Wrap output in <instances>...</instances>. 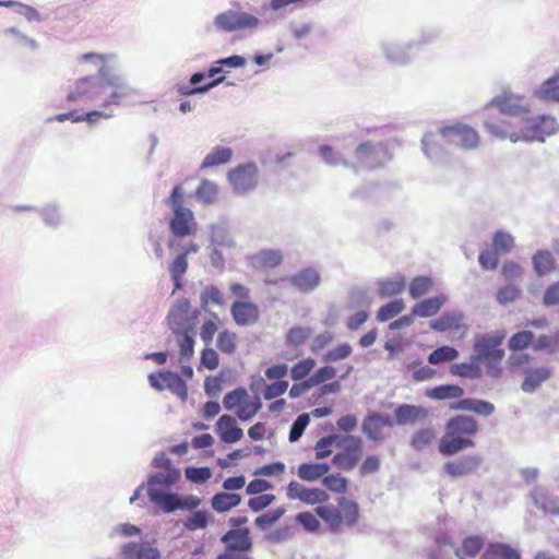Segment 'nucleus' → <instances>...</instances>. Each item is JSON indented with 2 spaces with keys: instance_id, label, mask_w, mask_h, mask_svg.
Listing matches in <instances>:
<instances>
[{
  "instance_id": "obj_21",
  "label": "nucleus",
  "mask_w": 559,
  "mask_h": 559,
  "mask_svg": "<svg viewBox=\"0 0 559 559\" xmlns=\"http://www.w3.org/2000/svg\"><path fill=\"white\" fill-rule=\"evenodd\" d=\"M298 292L309 294L321 284V274L314 267H305L286 278Z\"/></svg>"
},
{
  "instance_id": "obj_47",
  "label": "nucleus",
  "mask_w": 559,
  "mask_h": 559,
  "mask_svg": "<svg viewBox=\"0 0 559 559\" xmlns=\"http://www.w3.org/2000/svg\"><path fill=\"white\" fill-rule=\"evenodd\" d=\"M534 271L538 276L548 274L555 265V259L550 251L538 250L532 259Z\"/></svg>"
},
{
  "instance_id": "obj_48",
  "label": "nucleus",
  "mask_w": 559,
  "mask_h": 559,
  "mask_svg": "<svg viewBox=\"0 0 559 559\" xmlns=\"http://www.w3.org/2000/svg\"><path fill=\"white\" fill-rule=\"evenodd\" d=\"M195 197L203 204H213L218 198V186L214 181L204 179L197 188Z\"/></svg>"
},
{
  "instance_id": "obj_44",
  "label": "nucleus",
  "mask_w": 559,
  "mask_h": 559,
  "mask_svg": "<svg viewBox=\"0 0 559 559\" xmlns=\"http://www.w3.org/2000/svg\"><path fill=\"white\" fill-rule=\"evenodd\" d=\"M464 394V390L456 384H442L428 389L426 396L437 401L461 399Z\"/></svg>"
},
{
  "instance_id": "obj_8",
  "label": "nucleus",
  "mask_w": 559,
  "mask_h": 559,
  "mask_svg": "<svg viewBox=\"0 0 559 559\" xmlns=\"http://www.w3.org/2000/svg\"><path fill=\"white\" fill-rule=\"evenodd\" d=\"M523 135L513 138V143L524 142H544L545 136H550L559 131V123L550 115L530 116L524 120Z\"/></svg>"
},
{
  "instance_id": "obj_61",
  "label": "nucleus",
  "mask_w": 559,
  "mask_h": 559,
  "mask_svg": "<svg viewBox=\"0 0 559 559\" xmlns=\"http://www.w3.org/2000/svg\"><path fill=\"white\" fill-rule=\"evenodd\" d=\"M310 423V416L307 413L300 414L292 424L288 435V440L290 442L298 441L306 428L308 427Z\"/></svg>"
},
{
  "instance_id": "obj_53",
  "label": "nucleus",
  "mask_w": 559,
  "mask_h": 559,
  "mask_svg": "<svg viewBox=\"0 0 559 559\" xmlns=\"http://www.w3.org/2000/svg\"><path fill=\"white\" fill-rule=\"evenodd\" d=\"M433 286V281L429 276H417L412 280L409 284V296L413 299H418L428 294Z\"/></svg>"
},
{
  "instance_id": "obj_17",
  "label": "nucleus",
  "mask_w": 559,
  "mask_h": 559,
  "mask_svg": "<svg viewBox=\"0 0 559 559\" xmlns=\"http://www.w3.org/2000/svg\"><path fill=\"white\" fill-rule=\"evenodd\" d=\"M230 314L239 326H250L258 322L260 309L258 305L248 300H236L231 304Z\"/></svg>"
},
{
  "instance_id": "obj_31",
  "label": "nucleus",
  "mask_w": 559,
  "mask_h": 559,
  "mask_svg": "<svg viewBox=\"0 0 559 559\" xmlns=\"http://www.w3.org/2000/svg\"><path fill=\"white\" fill-rule=\"evenodd\" d=\"M447 300L448 297L444 294L424 299L413 306V316L418 318L433 317L440 311Z\"/></svg>"
},
{
  "instance_id": "obj_58",
  "label": "nucleus",
  "mask_w": 559,
  "mask_h": 559,
  "mask_svg": "<svg viewBox=\"0 0 559 559\" xmlns=\"http://www.w3.org/2000/svg\"><path fill=\"white\" fill-rule=\"evenodd\" d=\"M534 333L527 330L520 331L509 340V348L511 350H523L531 344L533 345Z\"/></svg>"
},
{
  "instance_id": "obj_40",
  "label": "nucleus",
  "mask_w": 559,
  "mask_h": 559,
  "mask_svg": "<svg viewBox=\"0 0 559 559\" xmlns=\"http://www.w3.org/2000/svg\"><path fill=\"white\" fill-rule=\"evenodd\" d=\"M480 559H521L518 550L508 544L491 543L483 552Z\"/></svg>"
},
{
  "instance_id": "obj_35",
  "label": "nucleus",
  "mask_w": 559,
  "mask_h": 559,
  "mask_svg": "<svg viewBox=\"0 0 559 559\" xmlns=\"http://www.w3.org/2000/svg\"><path fill=\"white\" fill-rule=\"evenodd\" d=\"M201 504V499L194 495L180 496L175 492L170 500L164 506V513H173L177 510L195 511Z\"/></svg>"
},
{
  "instance_id": "obj_54",
  "label": "nucleus",
  "mask_w": 559,
  "mask_h": 559,
  "mask_svg": "<svg viewBox=\"0 0 559 559\" xmlns=\"http://www.w3.org/2000/svg\"><path fill=\"white\" fill-rule=\"evenodd\" d=\"M405 308V304L402 299H394L390 302L380 307L377 312V320L380 322L389 321L397 314H400Z\"/></svg>"
},
{
  "instance_id": "obj_1",
  "label": "nucleus",
  "mask_w": 559,
  "mask_h": 559,
  "mask_svg": "<svg viewBox=\"0 0 559 559\" xmlns=\"http://www.w3.org/2000/svg\"><path fill=\"white\" fill-rule=\"evenodd\" d=\"M80 59L97 66V75L78 80L67 96L69 102L91 103L109 109L120 107L127 99L138 95V91L127 79L115 72L118 66L117 55L86 52Z\"/></svg>"
},
{
  "instance_id": "obj_37",
  "label": "nucleus",
  "mask_w": 559,
  "mask_h": 559,
  "mask_svg": "<svg viewBox=\"0 0 559 559\" xmlns=\"http://www.w3.org/2000/svg\"><path fill=\"white\" fill-rule=\"evenodd\" d=\"M37 213L39 214L44 225L48 228L57 229L63 223L61 209L56 202H49L38 207Z\"/></svg>"
},
{
  "instance_id": "obj_64",
  "label": "nucleus",
  "mask_w": 559,
  "mask_h": 559,
  "mask_svg": "<svg viewBox=\"0 0 559 559\" xmlns=\"http://www.w3.org/2000/svg\"><path fill=\"white\" fill-rule=\"evenodd\" d=\"M285 513V509L283 507H278L274 510H271L266 513L259 515L255 519V525L262 531L267 530L271 525L277 522Z\"/></svg>"
},
{
  "instance_id": "obj_56",
  "label": "nucleus",
  "mask_w": 559,
  "mask_h": 559,
  "mask_svg": "<svg viewBox=\"0 0 559 559\" xmlns=\"http://www.w3.org/2000/svg\"><path fill=\"white\" fill-rule=\"evenodd\" d=\"M312 334V330L307 326H294L289 329L286 335V345L297 347L304 344Z\"/></svg>"
},
{
  "instance_id": "obj_49",
  "label": "nucleus",
  "mask_w": 559,
  "mask_h": 559,
  "mask_svg": "<svg viewBox=\"0 0 559 559\" xmlns=\"http://www.w3.org/2000/svg\"><path fill=\"white\" fill-rule=\"evenodd\" d=\"M478 361L453 364L450 371L453 376L466 379H479L483 376V369L478 366Z\"/></svg>"
},
{
  "instance_id": "obj_14",
  "label": "nucleus",
  "mask_w": 559,
  "mask_h": 559,
  "mask_svg": "<svg viewBox=\"0 0 559 559\" xmlns=\"http://www.w3.org/2000/svg\"><path fill=\"white\" fill-rule=\"evenodd\" d=\"M465 314L460 310H449L444 311L438 318L431 320L429 322V326L432 331L436 332H461L465 334L467 331V325L465 324Z\"/></svg>"
},
{
  "instance_id": "obj_36",
  "label": "nucleus",
  "mask_w": 559,
  "mask_h": 559,
  "mask_svg": "<svg viewBox=\"0 0 559 559\" xmlns=\"http://www.w3.org/2000/svg\"><path fill=\"white\" fill-rule=\"evenodd\" d=\"M179 346V362L189 361L194 354L195 330L174 333Z\"/></svg>"
},
{
  "instance_id": "obj_55",
  "label": "nucleus",
  "mask_w": 559,
  "mask_h": 559,
  "mask_svg": "<svg viewBox=\"0 0 559 559\" xmlns=\"http://www.w3.org/2000/svg\"><path fill=\"white\" fill-rule=\"evenodd\" d=\"M436 438V432L432 427H426L416 431L411 440V445L417 451H423L426 449L433 439Z\"/></svg>"
},
{
  "instance_id": "obj_24",
  "label": "nucleus",
  "mask_w": 559,
  "mask_h": 559,
  "mask_svg": "<svg viewBox=\"0 0 559 559\" xmlns=\"http://www.w3.org/2000/svg\"><path fill=\"white\" fill-rule=\"evenodd\" d=\"M531 498L539 510L546 514L559 515V497L551 493L542 486L535 487L531 491Z\"/></svg>"
},
{
  "instance_id": "obj_52",
  "label": "nucleus",
  "mask_w": 559,
  "mask_h": 559,
  "mask_svg": "<svg viewBox=\"0 0 559 559\" xmlns=\"http://www.w3.org/2000/svg\"><path fill=\"white\" fill-rule=\"evenodd\" d=\"M4 34L7 36H11L13 38V43L21 48H25L31 51H36L39 48V44L37 43L36 39L22 33L16 27L7 28L4 31Z\"/></svg>"
},
{
  "instance_id": "obj_4",
  "label": "nucleus",
  "mask_w": 559,
  "mask_h": 559,
  "mask_svg": "<svg viewBox=\"0 0 559 559\" xmlns=\"http://www.w3.org/2000/svg\"><path fill=\"white\" fill-rule=\"evenodd\" d=\"M497 108L502 116L514 121L518 126H524V120L531 116V105L525 97L511 91H503L495 96L485 107L486 111Z\"/></svg>"
},
{
  "instance_id": "obj_15",
  "label": "nucleus",
  "mask_w": 559,
  "mask_h": 559,
  "mask_svg": "<svg viewBox=\"0 0 559 559\" xmlns=\"http://www.w3.org/2000/svg\"><path fill=\"white\" fill-rule=\"evenodd\" d=\"M484 127L490 135L501 140L509 139L513 142L514 136L520 138L523 135L522 126H518L514 121L509 120L508 118H501L498 120L487 118L484 121Z\"/></svg>"
},
{
  "instance_id": "obj_26",
  "label": "nucleus",
  "mask_w": 559,
  "mask_h": 559,
  "mask_svg": "<svg viewBox=\"0 0 559 559\" xmlns=\"http://www.w3.org/2000/svg\"><path fill=\"white\" fill-rule=\"evenodd\" d=\"M222 542L226 544L228 550L246 552L252 548V540L248 527L229 530L222 536Z\"/></svg>"
},
{
  "instance_id": "obj_45",
  "label": "nucleus",
  "mask_w": 559,
  "mask_h": 559,
  "mask_svg": "<svg viewBox=\"0 0 559 559\" xmlns=\"http://www.w3.org/2000/svg\"><path fill=\"white\" fill-rule=\"evenodd\" d=\"M241 502V496L231 492H217L212 497L211 506L218 512H227L233 508L239 506Z\"/></svg>"
},
{
  "instance_id": "obj_57",
  "label": "nucleus",
  "mask_w": 559,
  "mask_h": 559,
  "mask_svg": "<svg viewBox=\"0 0 559 559\" xmlns=\"http://www.w3.org/2000/svg\"><path fill=\"white\" fill-rule=\"evenodd\" d=\"M237 335L229 330H223L218 333L216 346L224 354H233L236 350Z\"/></svg>"
},
{
  "instance_id": "obj_30",
  "label": "nucleus",
  "mask_w": 559,
  "mask_h": 559,
  "mask_svg": "<svg viewBox=\"0 0 559 559\" xmlns=\"http://www.w3.org/2000/svg\"><path fill=\"white\" fill-rule=\"evenodd\" d=\"M395 421L397 425H412L423 420L428 416V411L418 405L401 404L394 409Z\"/></svg>"
},
{
  "instance_id": "obj_43",
  "label": "nucleus",
  "mask_w": 559,
  "mask_h": 559,
  "mask_svg": "<svg viewBox=\"0 0 559 559\" xmlns=\"http://www.w3.org/2000/svg\"><path fill=\"white\" fill-rule=\"evenodd\" d=\"M316 513L329 525L333 533H338L342 525L341 511L333 504L316 508Z\"/></svg>"
},
{
  "instance_id": "obj_13",
  "label": "nucleus",
  "mask_w": 559,
  "mask_h": 559,
  "mask_svg": "<svg viewBox=\"0 0 559 559\" xmlns=\"http://www.w3.org/2000/svg\"><path fill=\"white\" fill-rule=\"evenodd\" d=\"M148 382L157 391L165 389L177 395L181 401L188 399V388L183 379L173 371H158L148 376Z\"/></svg>"
},
{
  "instance_id": "obj_20",
  "label": "nucleus",
  "mask_w": 559,
  "mask_h": 559,
  "mask_svg": "<svg viewBox=\"0 0 559 559\" xmlns=\"http://www.w3.org/2000/svg\"><path fill=\"white\" fill-rule=\"evenodd\" d=\"M414 47L413 41H399L394 39L384 40L381 44V51L385 59L395 64H406L411 61V49Z\"/></svg>"
},
{
  "instance_id": "obj_29",
  "label": "nucleus",
  "mask_w": 559,
  "mask_h": 559,
  "mask_svg": "<svg viewBox=\"0 0 559 559\" xmlns=\"http://www.w3.org/2000/svg\"><path fill=\"white\" fill-rule=\"evenodd\" d=\"M444 139L441 136V130L439 133L427 132L421 140V147L424 154L433 162H439L445 156V150L443 143Z\"/></svg>"
},
{
  "instance_id": "obj_63",
  "label": "nucleus",
  "mask_w": 559,
  "mask_h": 559,
  "mask_svg": "<svg viewBox=\"0 0 559 559\" xmlns=\"http://www.w3.org/2000/svg\"><path fill=\"white\" fill-rule=\"evenodd\" d=\"M492 246L497 252H509L514 246V238L510 233L499 230L493 235Z\"/></svg>"
},
{
  "instance_id": "obj_46",
  "label": "nucleus",
  "mask_w": 559,
  "mask_h": 559,
  "mask_svg": "<svg viewBox=\"0 0 559 559\" xmlns=\"http://www.w3.org/2000/svg\"><path fill=\"white\" fill-rule=\"evenodd\" d=\"M330 469L326 463H302L298 466V477L306 481H314L324 476Z\"/></svg>"
},
{
  "instance_id": "obj_27",
  "label": "nucleus",
  "mask_w": 559,
  "mask_h": 559,
  "mask_svg": "<svg viewBox=\"0 0 559 559\" xmlns=\"http://www.w3.org/2000/svg\"><path fill=\"white\" fill-rule=\"evenodd\" d=\"M473 447H475V442L471 438L451 436L445 431L439 442V452L444 456H452Z\"/></svg>"
},
{
  "instance_id": "obj_12",
  "label": "nucleus",
  "mask_w": 559,
  "mask_h": 559,
  "mask_svg": "<svg viewBox=\"0 0 559 559\" xmlns=\"http://www.w3.org/2000/svg\"><path fill=\"white\" fill-rule=\"evenodd\" d=\"M441 136L449 144L469 151L478 147V132L468 124L456 122L441 128Z\"/></svg>"
},
{
  "instance_id": "obj_7",
  "label": "nucleus",
  "mask_w": 559,
  "mask_h": 559,
  "mask_svg": "<svg viewBox=\"0 0 559 559\" xmlns=\"http://www.w3.org/2000/svg\"><path fill=\"white\" fill-rule=\"evenodd\" d=\"M213 25L221 32L233 33L254 31L261 25V21L246 11L229 9L218 13L213 20Z\"/></svg>"
},
{
  "instance_id": "obj_5",
  "label": "nucleus",
  "mask_w": 559,
  "mask_h": 559,
  "mask_svg": "<svg viewBox=\"0 0 559 559\" xmlns=\"http://www.w3.org/2000/svg\"><path fill=\"white\" fill-rule=\"evenodd\" d=\"M180 478L181 473L178 468H168L150 475L146 483V493L150 501L162 510L171 496L175 495L173 487Z\"/></svg>"
},
{
  "instance_id": "obj_2",
  "label": "nucleus",
  "mask_w": 559,
  "mask_h": 559,
  "mask_svg": "<svg viewBox=\"0 0 559 559\" xmlns=\"http://www.w3.org/2000/svg\"><path fill=\"white\" fill-rule=\"evenodd\" d=\"M323 160L331 166L361 167L366 169H376L384 166L390 159L391 154L383 142L367 141L360 143L355 148V164H350L344 153L334 152L329 145H321L319 148Z\"/></svg>"
},
{
  "instance_id": "obj_28",
  "label": "nucleus",
  "mask_w": 559,
  "mask_h": 559,
  "mask_svg": "<svg viewBox=\"0 0 559 559\" xmlns=\"http://www.w3.org/2000/svg\"><path fill=\"white\" fill-rule=\"evenodd\" d=\"M217 433L225 443H235L242 436V429L237 426L236 419L230 415H222L216 423Z\"/></svg>"
},
{
  "instance_id": "obj_18",
  "label": "nucleus",
  "mask_w": 559,
  "mask_h": 559,
  "mask_svg": "<svg viewBox=\"0 0 559 559\" xmlns=\"http://www.w3.org/2000/svg\"><path fill=\"white\" fill-rule=\"evenodd\" d=\"M121 559H159L160 551L151 542H129L120 548Z\"/></svg>"
},
{
  "instance_id": "obj_33",
  "label": "nucleus",
  "mask_w": 559,
  "mask_h": 559,
  "mask_svg": "<svg viewBox=\"0 0 559 559\" xmlns=\"http://www.w3.org/2000/svg\"><path fill=\"white\" fill-rule=\"evenodd\" d=\"M452 409L455 411H468L474 412L481 416H490L495 412V405L488 401L477 399H461L451 405Z\"/></svg>"
},
{
  "instance_id": "obj_62",
  "label": "nucleus",
  "mask_w": 559,
  "mask_h": 559,
  "mask_svg": "<svg viewBox=\"0 0 559 559\" xmlns=\"http://www.w3.org/2000/svg\"><path fill=\"white\" fill-rule=\"evenodd\" d=\"M353 352L352 346L348 343L341 344L334 348L329 349L323 356L322 361L335 362L338 360L346 359Z\"/></svg>"
},
{
  "instance_id": "obj_59",
  "label": "nucleus",
  "mask_w": 559,
  "mask_h": 559,
  "mask_svg": "<svg viewBox=\"0 0 559 559\" xmlns=\"http://www.w3.org/2000/svg\"><path fill=\"white\" fill-rule=\"evenodd\" d=\"M247 396V390L245 388L239 386L225 394L223 399V406L227 411H231L237 406L240 407V405L245 402Z\"/></svg>"
},
{
  "instance_id": "obj_42",
  "label": "nucleus",
  "mask_w": 559,
  "mask_h": 559,
  "mask_svg": "<svg viewBox=\"0 0 559 559\" xmlns=\"http://www.w3.org/2000/svg\"><path fill=\"white\" fill-rule=\"evenodd\" d=\"M233 158V150L226 146H216L204 157L201 168H212L229 163Z\"/></svg>"
},
{
  "instance_id": "obj_25",
  "label": "nucleus",
  "mask_w": 559,
  "mask_h": 559,
  "mask_svg": "<svg viewBox=\"0 0 559 559\" xmlns=\"http://www.w3.org/2000/svg\"><path fill=\"white\" fill-rule=\"evenodd\" d=\"M445 431L451 436H462L471 438L478 431L477 421L466 415H456L450 418L445 425Z\"/></svg>"
},
{
  "instance_id": "obj_39",
  "label": "nucleus",
  "mask_w": 559,
  "mask_h": 559,
  "mask_svg": "<svg viewBox=\"0 0 559 559\" xmlns=\"http://www.w3.org/2000/svg\"><path fill=\"white\" fill-rule=\"evenodd\" d=\"M550 376L551 369L547 367L528 369L525 372L522 390L526 393H533L544 381L549 379Z\"/></svg>"
},
{
  "instance_id": "obj_16",
  "label": "nucleus",
  "mask_w": 559,
  "mask_h": 559,
  "mask_svg": "<svg viewBox=\"0 0 559 559\" xmlns=\"http://www.w3.org/2000/svg\"><path fill=\"white\" fill-rule=\"evenodd\" d=\"M481 464L483 457L480 455L469 454L447 462L443 468L451 477H463L477 472Z\"/></svg>"
},
{
  "instance_id": "obj_10",
  "label": "nucleus",
  "mask_w": 559,
  "mask_h": 559,
  "mask_svg": "<svg viewBox=\"0 0 559 559\" xmlns=\"http://www.w3.org/2000/svg\"><path fill=\"white\" fill-rule=\"evenodd\" d=\"M506 337L504 331L479 334L475 337L474 354L471 356L473 361H484L489 359L503 358L504 350L501 348Z\"/></svg>"
},
{
  "instance_id": "obj_11",
  "label": "nucleus",
  "mask_w": 559,
  "mask_h": 559,
  "mask_svg": "<svg viewBox=\"0 0 559 559\" xmlns=\"http://www.w3.org/2000/svg\"><path fill=\"white\" fill-rule=\"evenodd\" d=\"M227 178L233 191L245 195L258 186L259 169L254 163L240 164L228 171Z\"/></svg>"
},
{
  "instance_id": "obj_60",
  "label": "nucleus",
  "mask_w": 559,
  "mask_h": 559,
  "mask_svg": "<svg viewBox=\"0 0 559 559\" xmlns=\"http://www.w3.org/2000/svg\"><path fill=\"white\" fill-rule=\"evenodd\" d=\"M211 241L213 245L219 247L230 248L234 246V240L231 239L229 233L224 226L221 225L211 226Z\"/></svg>"
},
{
  "instance_id": "obj_3",
  "label": "nucleus",
  "mask_w": 559,
  "mask_h": 559,
  "mask_svg": "<svg viewBox=\"0 0 559 559\" xmlns=\"http://www.w3.org/2000/svg\"><path fill=\"white\" fill-rule=\"evenodd\" d=\"M165 204L171 209L173 217L169 221L171 238L168 241L170 250H177L179 239L195 235L198 223L193 212L183 206V191L179 186H175Z\"/></svg>"
},
{
  "instance_id": "obj_19",
  "label": "nucleus",
  "mask_w": 559,
  "mask_h": 559,
  "mask_svg": "<svg viewBox=\"0 0 559 559\" xmlns=\"http://www.w3.org/2000/svg\"><path fill=\"white\" fill-rule=\"evenodd\" d=\"M286 493L289 499H298L307 504L322 503L329 499V495L324 490L307 488L296 480L288 484Z\"/></svg>"
},
{
  "instance_id": "obj_51",
  "label": "nucleus",
  "mask_w": 559,
  "mask_h": 559,
  "mask_svg": "<svg viewBox=\"0 0 559 559\" xmlns=\"http://www.w3.org/2000/svg\"><path fill=\"white\" fill-rule=\"evenodd\" d=\"M459 357V350L452 346L443 345L432 350L428 355V362L431 365H439L447 361H452Z\"/></svg>"
},
{
  "instance_id": "obj_34",
  "label": "nucleus",
  "mask_w": 559,
  "mask_h": 559,
  "mask_svg": "<svg viewBox=\"0 0 559 559\" xmlns=\"http://www.w3.org/2000/svg\"><path fill=\"white\" fill-rule=\"evenodd\" d=\"M533 96L545 103L559 104V76H550L534 90Z\"/></svg>"
},
{
  "instance_id": "obj_50",
  "label": "nucleus",
  "mask_w": 559,
  "mask_h": 559,
  "mask_svg": "<svg viewBox=\"0 0 559 559\" xmlns=\"http://www.w3.org/2000/svg\"><path fill=\"white\" fill-rule=\"evenodd\" d=\"M211 514L205 510H195L191 515H189L183 522L185 528L190 532H195L199 530H204L209 525L211 520Z\"/></svg>"
},
{
  "instance_id": "obj_38",
  "label": "nucleus",
  "mask_w": 559,
  "mask_h": 559,
  "mask_svg": "<svg viewBox=\"0 0 559 559\" xmlns=\"http://www.w3.org/2000/svg\"><path fill=\"white\" fill-rule=\"evenodd\" d=\"M378 294L381 298H388L401 294L406 286L405 277L396 274L393 277L380 278L378 281Z\"/></svg>"
},
{
  "instance_id": "obj_23",
  "label": "nucleus",
  "mask_w": 559,
  "mask_h": 559,
  "mask_svg": "<svg viewBox=\"0 0 559 559\" xmlns=\"http://www.w3.org/2000/svg\"><path fill=\"white\" fill-rule=\"evenodd\" d=\"M393 421L389 415L381 413H371L362 421L361 430L371 441L382 440V429L392 427Z\"/></svg>"
},
{
  "instance_id": "obj_6",
  "label": "nucleus",
  "mask_w": 559,
  "mask_h": 559,
  "mask_svg": "<svg viewBox=\"0 0 559 559\" xmlns=\"http://www.w3.org/2000/svg\"><path fill=\"white\" fill-rule=\"evenodd\" d=\"M485 539L479 535H471L463 539L461 547H455L448 534H441L436 538L437 549L431 551L429 559H444L443 556L454 552L457 559L474 558L483 549Z\"/></svg>"
},
{
  "instance_id": "obj_41",
  "label": "nucleus",
  "mask_w": 559,
  "mask_h": 559,
  "mask_svg": "<svg viewBox=\"0 0 559 559\" xmlns=\"http://www.w3.org/2000/svg\"><path fill=\"white\" fill-rule=\"evenodd\" d=\"M337 508L341 511L342 524L347 527H353L357 523L359 516L358 503L346 497H340L337 499Z\"/></svg>"
},
{
  "instance_id": "obj_9",
  "label": "nucleus",
  "mask_w": 559,
  "mask_h": 559,
  "mask_svg": "<svg viewBox=\"0 0 559 559\" xmlns=\"http://www.w3.org/2000/svg\"><path fill=\"white\" fill-rule=\"evenodd\" d=\"M200 310L193 309L187 298L176 300L170 307L166 320L173 333L195 330Z\"/></svg>"
},
{
  "instance_id": "obj_32",
  "label": "nucleus",
  "mask_w": 559,
  "mask_h": 559,
  "mask_svg": "<svg viewBox=\"0 0 559 559\" xmlns=\"http://www.w3.org/2000/svg\"><path fill=\"white\" fill-rule=\"evenodd\" d=\"M211 306L225 307L226 300L223 292L213 284H206L200 292V307L203 311L210 313Z\"/></svg>"
},
{
  "instance_id": "obj_22",
  "label": "nucleus",
  "mask_w": 559,
  "mask_h": 559,
  "mask_svg": "<svg viewBox=\"0 0 559 559\" xmlns=\"http://www.w3.org/2000/svg\"><path fill=\"white\" fill-rule=\"evenodd\" d=\"M246 261L248 266L257 271L274 269L283 262V253L278 249H262L249 254Z\"/></svg>"
}]
</instances>
